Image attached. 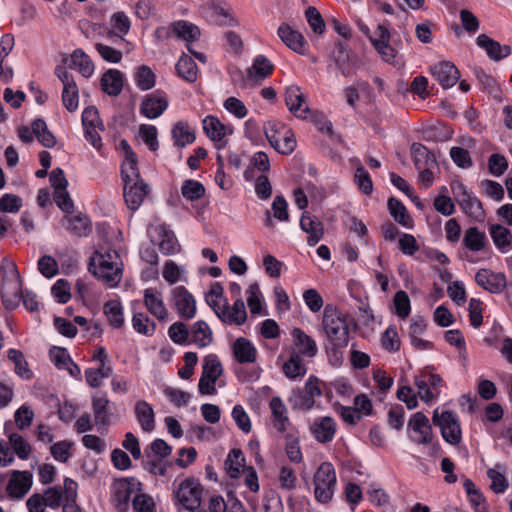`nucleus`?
<instances>
[{"label": "nucleus", "mask_w": 512, "mask_h": 512, "mask_svg": "<svg viewBox=\"0 0 512 512\" xmlns=\"http://www.w3.org/2000/svg\"><path fill=\"white\" fill-rule=\"evenodd\" d=\"M203 129L206 135L214 142H216V148L222 149L226 145V141H223L227 134V128L222 124L217 117L207 116L203 120Z\"/></svg>", "instance_id": "bb28decb"}, {"label": "nucleus", "mask_w": 512, "mask_h": 512, "mask_svg": "<svg viewBox=\"0 0 512 512\" xmlns=\"http://www.w3.org/2000/svg\"><path fill=\"white\" fill-rule=\"evenodd\" d=\"M433 423L439 426L442 437L451 445H457L462 440V432L457 415L452 411H434Z\"/></svg>", "instance_id": "0eeeda50"}, {"label": "nucleus", "mask_w": 512, "mask_h": 512, "mask_svg": "<svg viewBox=\"0 0 512 512\" xmlns=\"http://www.w3.org/2000/svg\"><path fill=\"white\" fill-rule=\"evenodd\" d=\"M174 306L180 317L189 320L196 315V301L184 286L172 290Z\"/></svg>", "instance_id": "dca6fc26"}, {"label": "nucleus", "mask_w": 512, "mask_h": 512, "mask_svg": "<svg viewBox=\"0 0 512 512\" xmlns=\"http://www.w3.org/2000/svg\"><path fill=\"white\" fill-rule=\"evenodd\" d=\"M34 135L38 141L46 148H52L56 144L55 136L48 130L46 122L43 119H36L32 123Z\"/></svg>", "instance_id": "3c124183"}, {"label": "nucleus", "mask_w": 512, "mask_h": 512, "mask_svg": "<svg viewBox=\"0 0 512 512\" xmlns=\"http://www.w3.org/2000/svg\"><path fill=\"white\" fill-rule=\"evenodd\" d=\"M71 68L76 69L85 78H89L95 70L92 60L82 49H76L71 54Z\"/></svg>", "instance_id": "ea45409f"}, {"label": "nucleus", "mask_w": 512, "mask_h": 512, "mask_svg": "<svg viewBox=\"0 0 512 512\" xmlns=\"http://www.w3.org/2000/svg\"><path fill=\"white\" fill-rule=\"evenodd\" d=\"M381 343L384 349L389 352H396L400 348V339L395 326H389L381 336Z\"/></svg>", "instance_id": "338daca9"}, {"label": "nucleus", "mask_w": 512, "mask_h": 512, "mask_svg": "<svg viewBox=\"0 0 512 512\" xmlns=\"http://www.w3.org/2000/svg\"><path fill=\"white\" fill-rule=\"evenodd\" d=\"M171 134L174 145L179 148L192 144L196 139L194 130L184 121L176 122L172 127Z\"/></svg>", "instance_id": "c9c22d12"}, {"label": "nucleus", "mask_w": 512, "mask_h": 512, "mask_svg": "<svg viewBox=\"0 0 512 512\" xmlns=\"http://www.w3.org/2000/svg\"><path fill=\"white\" fill-rule=\"evenodd\" d=\"M269 407L272 412L273 425L275 429L280 433L285 432L291 425L289 417L287 415V407L285 406L281 398L277 396L271 398Z\"/></svg>", "instance_id": "c85d7f7f"}, {"label": "nucleus", "mask_w": 512, "mask_h": 512, "mask_svg": "<svg viewBox=\"0 0 512 512\" xmlns=\"http://www.w3.org/2000/svg\"><path fill=\"white\" fill-rule=\"evenodd\" d=\"M430 71L444 89L454 86L460 78L457 67L448 61H442L431 66Z\"/></svg>", "instance_id": "a211bd4d"}, {"label": "nucleus", "mask_w": 512, "mask_h": 512, "mask_svg": "<svg viewBox=\"0 0 512 512\" xmlns=\"http://www.w3.org/2000/svg\"><path fill=\"white\" fill-rule=\"evenodd\" d=\"M462 245L470 252H480L487 245L486 233L476 226L469 227L464 232Z\"/></svg>", "instance_id": "7c9ffc66"}, {"label": "nucleus", "mask_w": 512, "mask_h": 512, "mask_svg": "<svg viewBox=\"0 0 512 512\" xmlns=\"http://www.w3.org/2000/svg\"><path fill=\"white\" fill-rule=\"evenodd\" d=\"M285 104L296 117L301 119L309 118L311 109L308 107L305 95L299 86L291 85L286 88Z\"/></svg>", "instance_id": "9b49d317"}, {"label": "nucleus", "mask_w": 512, "mask_h": 512, "mask_svg": "<svg viewBox=\"0 0 512 512\" xmlns=\"http://www.w3.org/2000/svg\"><path fill=\"white\" fill-rule=\"evenodd\" d=\"M154 232L158 237L159 250L165 255L175 254L180 250V245L171 230L163 225L154 228Z\"/></svg>", "instance_id": "2f4dec72"}, {"label": "nucleus", "mask_w": 512, "mask_h": 512, "mask_svg": "<svg viewBox=\"0 0 512 512\" xmlns=\"http://www.w3.org/2000/svg\"><path fill=\"white\" fill-rule=\"evenodd\" d=\"M12 267L15 270L16 276H17V281L15 283V287L13 288V291H11V292H8L6 288H2V291H1L2 304L6 309H9V310H14L18 306L19 300H20V291H21V286H22V280L16 270V265L12 264Z\"/></svg>", "instance_id": "09e8293b"}, {"label": "nucleus", "mask_w": 512, "mask_h": 512, "mask_svg": "<svg viewBox=\"0 0 512 512\" xmlns=\"http://www.w3.org/2000/svg\"><path fill=\"white\" fill-rule=\"evenodd\" d=\"M61 223L70 234L76 237L88 236L92 231L91 221L83 213L64 216Z\"/></svg>", "instance_id": "4be33fe9"}, {"label": "nucleus", "mask_w": 512, "mask_h": 512, "mask_svg": "<svg viewBox=\"0 0 512 512\" xmlns=\"http://www.w3.org/2000/svg\"><path fill=\"white\" fill-rule=\"evenodd\" d=\"M388 209L393 219L403 227L412 228L413 220L407 212L406 207L398 199L391 197L388 200Z\"/></svg>", "instance_id": "c03bdc74"}, {"label": "nucleus", "mask_w": 512, "mask_h": 512, "mask_svg": "<svg viewBox=\"0 0 512 512\" xmlns=\"http://www.w3.org/2000/svg\"><path fill=\"white\" fill-rule=\"evenodd\" d=\"M103 311L113 328L119 329L124 325L123 308L120 301L110 300L106 302Z\"/></svg>", "instance_id": "a18cd8bd"}, {"label": "nucleus", "mask_w": 512, "mask_h": 512, "mask_svg": "<svg viewBox=\"0 0 512 512\" xmlns=\"http://www.w3.org/2000/svg\"><path fill=\"white\" fill-rule=\"evenodd\" d=\"M144 305L155 318L159 321H166L168 310L165 306L162 293L154 288H148L144 291Z\"/></svg>", "instance_id": "412c9836"}, {"label": "nucleus", "mask_w": 512, "mask_h": 512, "mask_svg": "<svg viewBox=\"0 0 512 512\" xmlns=\"http://www.w3.org/2000/svg\"><path fill=\"white\" fill-rule=\"evenodd\" d=\"M246 467V459L242 450L239 448H233L230 450L224 462V468L227 475L230 478L237 479L241 472H244Z\"/></svg>", "instance_id": "473e14b6"}, {"label": "nucleus", "mask_w": 512, "mask_h": 512, "mask_svg": "<svg viewBox=\"0 0 512 512\" xmlns=\"http://www.w3.org/2000/svg\"><path fill=\"white\" fill-rule=\"evenodd\" d=\"M78 101H79V95H78V87L76 83L63 86L62 91V102L65 108L69 112H74L78 108Z\"/></svg>", "instance_id": "680f3d73"}, {"label": "nucleus", "mask_w": 512, "mask_h": 512, "mask_svg": "<svg viewBox=\"0 0 512 512\" xmlns=\"http://www.w3.org/2000/svg\"><path fill=\"white\" fill-rule=\"evenodd\" d=\"M72 445L68 440L56 442L50 447V453L56 461L66 463L72 457Z\"/></svg>", "instance_id": "052dcab7"}, {"label": "nucleus", "mask_w": 512, "mask_h": 512, "mask_svg": "<svg viewBox=\"0 0 512 512\" xmlns=\"http://www.w3.org/2000/svg\"><path fill=\"white\" fill-rule=\"evenodd\" d=\"M322 326L330 343L328 353L338 360V353L349 343L347 318L335 306L328 304L323 311Z\"/></svg>", "instance_id": "f03ea898"}, {"label": "nucleus", "mask_w": 512, "mask_h": 512, "mask_svg": "<svg viewBox=\"0 0 512 512\" xmlns=\"http://www.w3.org/2000/svg\"><path fill=\"white\" fill-rule=\"evenodd\" d=\"M167 107V95L165 92L157 90L143 98L140 104V113L148 119H155L162 115Z\"/></svg>", "instance_id": "f8f14e48"}, {"label": "nucleus", "mask_w": 512, "mask_h": 512, "mask_svg": "<svg viewBox=\"0 0 512 512\" xmlns=\"http://www.w3.org/2000/svg\"><path fill=\"white\" fill-rule=\"evenodd\" d=\"M264 133L270 145L284 155L291 154L296 147L294 133L283 123L268 121L264 124Z\"/></svg>", "instance_id": "20e7f679"}, {"label": "nucleus", "mask_w": 512, "mask_h": 512, "mask_svg": "<svg viewBox=\"0 0 512 512\" xmlns=\"http://www.w3.org/2000/svg\"><path fill=\"white\" fill-rule=\"evenodd\" d=\"M202 490L192 479L183 481L176 493L178 501L188 510L194 511L200 507Z\"/></svg>", "instance_id": "2eb2a0df"}, {"label": "nucleus", "mask_w": 512, "mask_h": 512, "mask_svg": "<svg viewBox=\"0 0 512 512\" xmlns=\"http://www.w3.org/2000/svg\"><path fill=\"white\" fill-rule=\"evenodd\" d=\"M223 287L220 283H214L206 295L207 304L213 309L220 319V312L224 311Z\"/></svg>", "instance_id": "603ef678"}, {"label": "nucleus", "mask_w": 512, "mask_h": 512, "mask_svg": "<svg viewBox=\"0 0 512 512\" xmlns=\"http://www.w3.org/2000/svg\"><path fill=\"white\" fill-rule=\"evenodd\" d=\"M177 75L188 83H194L198 77V68L188 55H182L176 63Z\"/></svg>", "instance_id": "a19ab883"}, {"label": "nucleus", "mask_w": 512, "mask_h": 512, "mask_svg": "<svg viewBox=\"0 0 512 512\" xmlns=\"http://www.w3.org/2000/svg\"><path fill=\"white\" fill-rule=\"evenodd\" d=\"M132 506L135 512H155V502L148 494H136Z\"/></svg>", "instance_id": "774afa93"}, {"label": "nucleus", "mask_w": 512, "mask_h": 512, "mask_svg": "<svg viewBox=\"0 0 512 512\" xmlns=\"http://www.w3.org/2000/svg\"><path fill=\"white\" fill-rule=\"evenodd\" d=\"M182 196L189 201H196L205 194V187L197 180L187 179L181 187Z\"/></svg>", "instance_id": "5fc2aeb1"}, {"label": "nucleus", "mask_w": 512, "mask_h": 512, "mask_svg": "<svg viewBox=\"0 0 512 512\" xmlns=\"http://www.w3.org/2000/svg\"><path fill=\"white\" fill-rule=\"evenodd\" d=\"M212 340V330L205 321L199 320L193 324L192 329L190 330L191 343H194L199 348H204L210 345Z\"/></svg>", "instance_id": "e433bc0d"}, {"label": "nucleus", "mask_w": 512, "mask_h": 512, "mask_svg": "<svg viewBox=\"0 0 512 512\" xmlns=\"http://www.w3.org/2000/svg\"><path fill=\"white\" fill-rule=\"evenodd\" d=\"M476 43L479 47L483 48L488 57L494 61H499L511 54L510 46L501 45L486 34H480L476 39Z\"/></svg>", "instance_id": "393cba45"}, {"label": "nucleus", "mask_w": 512, "mask_h": 512, "mask_svg": "<svg viewBox=\"0 0 512 512\" xmlns=\"http://www.w3.org/2000/svg\"><path fill=\"white\" fill-rule=\"evenodd\" d=\"M4 430L16 455L20 459H28L31 453L30 444L20 434L12 431V423H5Z\"/></svg>", "instance_id": "f704fd0d"}, {"label": "nucleus", "mask_w": 512, "mask_h": 512, "mask_svg": "<svg viewBox=\"0 0 512 512\" xmlns=\"http://www.w3.org/2000/svg\"><path fill=\"white\" fill-rule=\"evenodd\" d=\"M174 33L186 41H194L200 36V31L197 26L186 21H178L173 25Z\"/></svg>", "instance_id": "bf43d9fd"}, {"label": "nucleus", "mask_w": 512, "mask_h": 512, "mask_svg": "<svg viewBox=\"0 0 512 512\" xmlns=\"http://www.w3.org/2000/svg\"><path fill=\"white\" fill-rule=\"evenodd\" d=\"M134 80L140 90L147 91L155 86L156 75L149 66L141 65L134 73Z\"/></svg>", "instance_id": "de8ad7c7"}, {"label": "nucleus", "mask_w": 512, "mask_h": 512, "mask_svg": "<svg viewBox=\"0 0 512 512\" xmlns=\"http://www.w3.org/2000/svg\"><path fill=\"white\" fill-rule=\"evenodd\" d=\"M442 382L438 374L428 370L419 372L414 378L418 397L425 403L434 402L440 395Z\"/></svg>", "instance_id": "423d86ee"}, {"label": "nucleus", "mask_w": 512, "mask_h": 512, "mask_svg": "<svg viewBox=\"0 0 512 512\" xmlns=\"http://www.w3.org/2000/svg\"><path fill=\"white\" fill-rule=\"evenodd\" d=\"M134 414L138 424L144 432H151L155 428V413L151 404L145 400H138L134 405Z\"/></svg>", "instance_id": "cd10ccee"}, {"label": "nucleus", "mask_w": 512, "mask_h": 512, "mask_svg": "<svg viewBox=\"0 0 512 512\" xmlns=\"http://www.w3.org/2000/svg\"><path fill=\"white\" fill-rule=\"evenodd\" d=\"M274 71V65L264 55H258L251 67L247 69V76L251 80H262L267 78Z\"/></svg>", "instance_id": "4c0bfd02"}, {"label": "nucleus", "mask_w": 512, "mask_h": 512, "mask_svg": "<svg viewBox=\"0 0 512 512\" xmlns=\"http://www.w3.org/2000/svg\"><path fill=\"white\" fill-rule=\"evenodd\" d=\"M277 34L282 42L294 52L300 55H305L308 52L309 46L304 36L289 24L282 23L277 30Z\"/></svg>", "instance_id": "f3484780"}, {"label": "nucleus", "mask_w": 512, "mask_h": 512, "mask_svg": "<svg viewBox=\"0 0 512 512\" xmlns=\"http://www.w3.org/2000/svg\"><path fill=\"white\" fill-rule=\"evenodd\" d=\"M7 357L14 363L15 373L23 379H31L33 377L32 371L28 368V363L24 357V354L17 349H9Z\"/></svg>", "instance_id": "8fccbe9b"}, {"label": "nucleus", "mask_w": 512, "mask_h": 512, "mask_svg": "<svg viewBox=\"0 0 512 512\" xmlns=\"http://www.w3.org/2000/svg\"><path fill=\"white\" fill-rule=\"evenodd\" d=\"M220 320L228 325L240 326L245 323L247 313L242 298H237L230 308L227 300H224V311L220 312Z\"/></svg>", "instance_id": "5701e85b"}, {"label": "nucleus", "mask_w": 512, "mask_h": 512, "mask_svg": "<svg viewBox=\"0 0 512 512\" xmlns=\"http://www.w3.org/2000/svg\"><path fill=\"white\" fill-rule=\"evenodd\" d=\"M121 176L124 184L143 181L137 165V157L126 158L121 165Z\"/></svg>", "instance_id": "864d4df0"}, {"label": "nucleus", "mask_w": 512, "mask_h": 512, "mask_svg": "<svg viewBox=\"0 0 512 512\" xmlns=\"http://www.w3.org/2000/svg\"><path fill=\"white\" fill-rule=\"evenodd\" d=\"M300 227L308 234L307 243L309 246H315L323 238L324 229L322 223L309 212L302 214Z\"/></svg>", "instance_id": "b1692460"}, {"label": "nucleus", "mask_w": 512, "mask_h": 512, "mask_svg": "<svg viewBox=\"0 0 512 512\" xmlns=\"http://www.w3.org/2000/svg\"><path fill=\"white\" fill-rule=\"evenodd\" d=\"M203 13L208 21L216 25H234L231 8L225 0H208L203 6Z\"/></svg>", "instance_id": "6e6552de"}, {"label": "nucleus", "mask_w": 512, "mask_h": 512, "mask_svg": "<svg viewBox=\"0 0 512 512\" xmlns=\"http://www.w3.org/2000/svg\"><path fill=\"white\" fill-rule=\"evenodd\" d=\"M408 428L412 430L411 440L417 444L427 445L432 441V427L429 419L422 412H416L408 422Z\"/></svg>", "instance_id": "ddd939ff"}, {"label": "nucleus", "mask_w": 512, "mask_h": 512, "mask_svg": "<svg viewBox=\"0 0 512 512\" xmlns=\"http://www.w3.org/2000/svg\"><path fill=\"white\" fill-rule=\"evenodd\" d=\"M170 339L179 345L190 344V330L183 322H175L168 329Z\"/></svg>", "instance_id": "4d7b16f0"}, {"label": "nucleus", "mask_w": 512, "mask_h": 512, "mask_svg": "<svg viewBox=\"0 0 512 512\" xmlns=\"http://www.w3.org/2000/svg\"><path fill=\"white\" fill-rule=\"evenodd\" d=\"M133 328L140 334L151 336L154 334L156 325L144 313H135L132 318Z\"/></svg>", "instance_id": "13d9d810"}, {"label": "nucleus", "mask_w": 512, "mask_h": 512, "mask_svg": "<svg viewBox=\"0 0 512 512\" xmlns=\"http://www.w3.org/2000/svg\"><path fill=\"white\" fill-rule=\"evenodd\" d=\"M150 191L145 181L124 184L123 194L125 202L131 211H136Z\"/></svg>", "instance_id": "6ab92c4d"}, {"label": "nucleus", "mask_w": 512, "mask_h": 512, "mask_svg": "<svg viewBox=\"0 0 512 512\" xmlns=\"http://www.w3.org/2000/svg\"><path fill=\"white\" fill-rule=\"evenodd\" d=\"M233 355L240 364L254 363L257 359V349L250 340L240 337L233 344Z\"/></svg>", "instance_id": "c756f323"}, {"label": "nucleus", "mask_w": 512, "mask_h": 512, "mask_svg": "<svg viewBox=\"0 0 512 512\" xmlns=\"http://www.w3.org/2000/svg\"><path fill=\"white\" fill-rule=\"evenodd\" d=\"M337 478L333 465L323 462L313 477L315 499L322 504L329 503L334 495Z\"/></svg>", "instance_id": "7ed1b4c3"}, {"label": "nucleus", "mask_w": 512, "mask_h": 512, "mask_svg": "<svg viewBox=\"0 0 512 512\" xmlns=\"http://www.w3.org/2000/svg\"><path fill=\"white\" fill-rule=\"evenodd\" d=\"M411 154L414 159V165L417 170H421L427 166H435V156L428 148L420 143H413L411 146Z\"/></svg>", "instance_id": "37998d69"}, {"label": "nucleus", "mask_w": 512, "mask_h": 512, "mask_svg": "<svg viewBox=\"0 0 512 512\" xmlns=\"http://www.w3.org/2000/svg\"><path fill=\"white\" fill-rule=\"evenodd\" d=\"M282 371L285 376L291 380L303 377L307 372V367L299 353L293 351L289 359L283 364Z\"/></svg>", "instance_id": "58836bf2"}, {"label": "nucleus", "mask_w": 512, "mask_h": 512, "mask_svg": "<svg viewBox=\"0 0 512 512\" xmlns=\"http://www.w3.org/2000/svg\"><path fill=\"white\" fill-rule=\"evenodd\" d=\"M279 487L286 491H291L296 488L297 477L295 471L288 466H282L278 473Z\"/></svg>", "instance_id": "e2e57ef3"}, {"label": "nucleus", "mask_w": 512, "mask_h": 512, "mask_svg": "<svg viewBox=\"0 0 512 512\" xmlns=\"http://www.w3.org/2000/svg\"><path fill=\"white\" fill-rule=\"evenodd\" d=\"M141 490V483L135 477L115 479L111 484V502L118 512H126L132 494Z\"/></svg>", "instance_id": "39448f33"}, {"label": "nucleus", "mask_w": 512, "mask_h": 512, "mask_svg": "<svg viewBox=\"0 0 512 512\" xmlns=\"http://www.w3.org/2000/svg\"><path fill=\"white\" fill-rule=\"evenodd\" d=\"M305 17L310 28L313 30L314 33H324L326 25L320 12L317 10L316 7L309 6L305 11Z\"/></svg>", "instance_id": "69168bd1"}, {"label": "nucleus", "mask_w": 512, "mask_h": 512, "mask_svg": "<svg viewBox=\"0 0 512 512\" xmlns=\"http://www.w3.org/2000/svg\"><path fill=\"white\" fill-rule=\"evenodd\" d=\"M110 401L105 395H95L92 398V409L94 419L97 425L109 424L110 418Z\"/></svg>", "instance_id": "79ce46f5"}, {"label": "nucleus", "mask_w": 512, "mask_h": 512, "mask_svg": "<svg viewBox=\"0 0 512 512\" xmlns=\"http://www.w3.org/2000/svg\"><path fill=\"white\" fill-rule=\"evenodd\" d=\"M291 335L293 337L294 345L298 349L296 352L299 353L300 356L304 355L307 357H314L317 354L318 348L316 342L302 329L294 328Z\"/></svg>", "instance_id": "72a5a7b5"}, {"label": "nucleus", "mask_w": 512, "mask_h": 512, "mask_svg": "<svg viewBox=\"0 0 512 512\" xmlns=\"http://www.w3.org/2000/svg\"><path fill=\"white\" fill-rule=\"evenodd\" d=\"M310 430L318 442L329 443L334 439L337 431V424L332 417H319L314 419Z\"/></svg>", "instance_id": "aec40b11"}, {"label": "nucleus", "mask_w": 512, "mask_h": 512, "mask_svg": "<svg viewBox=\"0 0 512 512\" xmlns=\"http://www.w3.org/2000/svg\"><path fill=\"white\" fill-rule=\"evenodd\" d=\"M475 282L478 286L492 294L503 292L507 286V279L504 273L484 268L479 269L475 274Z\"/></svg>", "instance_id": "1a4fd4ad"}, {"label": "nucleus", "mask_w": 512, "mask_h": 512, "mask_svg": "<svg viewBox=\"0 0 512 512\" xmlns=\"http://www.w3.org/2000/svg\"><path fill=\"white\" fill-rule=\"evenodd\" d=\"M223 373V367L216 354H208L203 359L202 374L207 378L218 379Z\"/></svg>", "instance_id": "6e6d98bb"}, {"label": "nucleus", "mask_w": 512, "mask_h": 512, "mask_svg": "<svg viewBox=\"0 0 512 512\" xmlns=\"http://www.w3.org/2000/svg\"><path fill=\"white\" fill-rule=\"evenodd\" d=\"M489 232L495 246L500 251L506 252L510 249L512 235L507 228L494 224L490 226Z\"/></svg>", "instance_id": "49530a36"}, {"label": "nucleus", "mask_w": 512, "mask_h": 512, "mask_svg": "<svg viewBox=\"0 0 512 512\" xmlns=\"http://www.w3.org/2000/svg\"><path fill=\"white\" fill-rule=\"evenodd\" d=\"M457 190V202L463 211L475 220L484 218L485 213L481 201L469 192L462 183L457 185Z\"/></svg>", "instance_id": "4468645a"}, {"label": "nucleus", "mask_w": 512, "mask_h": 512, "mask_svg": "<svg viewBox=\"0 0 512 512\" xmlns=\"http://www.w3.org/2000/svg\"><path fill=\"white\" fill-rule=\"evenodd\" d=\"M89 271L105 285L117 286L123 273L120 255L110 248L96 250L90 258Z\"/></svg>", "instance_id": "f257e3e1"}, {"label": "nucleus", "mask_w": 512, "mask_h": 512, "mask_svg": "<svg viewBox=\"0 0 512 512\" xmlns=\"http://www.w3.org/2000/svg\"><path fill=\"white\" fill-rule=\"evenodd\" d=\"M33 476L29 471L13 470L6 486V491L11 499H22L30 490Z\"/></svg>", "instance_id": "9d476101"}, {"label": "nucleus", "mask_w": 512, "mask_h": 512, "mask_svg": "<svg viewBox=\"0 0 512 512\" xmlns=\"http://www.w3.org/2000/svg\"><path fill=\"white\" fill-rule=\"evenodd\" d=\"M100 84L104 93L116 97L122 92L124 74L120 70L109 69L102 75Z\"/></svg>", "instance_id": "a878e982"}, {"label": "nucleus", "mask_w": 512, "mask_h": 512, "mask_svg": "<svg viewBox=\"0 0 512 512\" xmlns=\"http://www.w3.org/2000/svg\"><path fill=\"white\" fill-rule=\"evenodd\" d=\"M393 303L395 306V313L399 318L405 319L409 316L411 311L410 299L405 291H397L394 295Z\"/></svg>", "instance_id": "0e129e2a"}]
</instances>
